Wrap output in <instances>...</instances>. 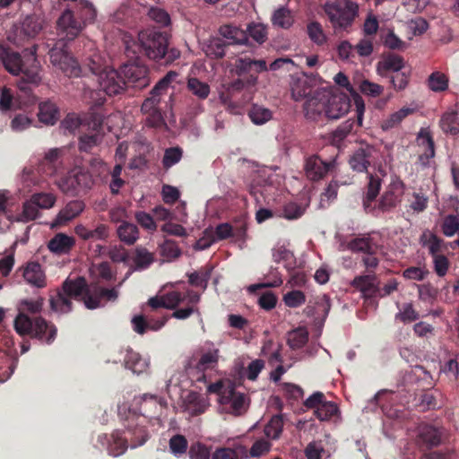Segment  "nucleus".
I'll return each mask as SVG.
<instances>
[{
	"label": "nucleus",
	"instance_id": "1",
	"mask_svg": "<svg viewBox=\"0 0 459 459\" xmlns=\"http://www.w3.org/2000/svg\"><path fill=\"white\" fill-rule=\"evenodd\" d=\"M45 299H23L17 304L18 314L13 320V328L22 337L29 336L42 343L51 344L56 338L57 328L50 321L39 316Z\"/></svg>",
	"mask_w": 459,
	"mask_h": 459
},
{
	"label": "nucleus",
	"instance_id": "2",
	"mask_svg": "<svg viewBox=\"0 0 459 459\" xmlns=\"http://www.w3.org/2000/svg\"><path fill=\"white\" fill-rule=\"evenodd\" d=\"M124 42L125 53L130 58L143 54L150 60L161 65H169L180 56V51L178 48H169V34L155 29L140 31L137 39L126 36Z\"/></svg>",
	"mask_w": 459,
	"mask_h": 459
},
{
	"label": "nucleus",
	"instance_id": "3",
	"mask_svg": "<svg viewBox=\"0 0 459 459\" xmlns=\"http://www.w3.org/2000/svg\"><path fill=\"white\" fill-rule=\"evenodd\" d=\"M37 47L34 45L30 50L21 55L10 48H1L0 58L11 74L21 76L17 82L18 88L28 93L30 91L29 84L38 86L42 80L41 66L36 55Z\"/></svg>",
	"mask_w": 459,
	"mask_h": 459
},
{
	"label": "nucleus",
	"instance_id": "4",
	"mask_svg": "<svg viewBox=\"0 0 459 459\" xmlns=\"http://www.w3.org/2000/svg\"><path fill=\"white\" fill-rule=\"evenodd\" d=\"M70 299L82 300L88 309H95L106 301H115L118 293L113 289H106L98 285H88L83 277L66 279L61 290Z\"/></svg>",
	"mask_w": 459,
	"mask_h": 459
},
{
	"label": "nucleus",
	"instance_id": "5",
	"mask_svg": "<svg viewBox=\"0 0 459 459\" xmlns=\"http://www.w3.org/2000/svg\"><path fill=\"white\" fill-rule=\"evenodd\" d=\"M76 12L78 18L74 17L72 10L66 9L57 21V27L61 33L65 34L63 39L66 40L74 39L82 30L83 25L93 22L97 15L96 9L88 0H80L76 4Z\"/></svg>",
	"mask_w": 459,
	"mask_h": 459
},
{
	"label": "nucleus",
	"instance_id": "6",
	"mask_svg": "<svg viewBox=\"0 0 459 459\" xmlns=\"http://www.w3.org/2000/svg\"><path fill=\"white\" fill-rule=\"evenodd\" d=\"M359 6L351 0H336L326 4L325 10L334 28L346 29L351 26L358 13Z\"/></svg>",
	"mask_w": 459,
	"mask_h": 459
},
{
	"label": "nucleus",
	"instance_id": "7",
	"mask_svg": "<svg viewBox=\"0 0 459 459\" xmlns=\"http://www.w3.org/2000/svg\"><path fill=\"white\" fill-rule=\"evenodd\" d=\"M188 299L189 303H199L201 296L193 290H187L186 292L178 290L169 291L161 297H152L148 300V306L152 311L160 308L175 309L181 303Z\"/></svg>",
	"mask_w": 459,
	"mask_h": 459
},
{
	"label": "nucleus",
	"instance_id": "8",
	"mask_svg": "<svg viewBox=\"0 0 459 459\" xmlns=\"http://www.w3.org/2000/svg\"><path fill=\"white\" fill-rule=\"evenodd\" d=\"M51 64L59 68L68 77H79L82 74V69L78 62L65 50V43L59 41L49 52Z\"/></svg>",
	"mask_w": 459,
	"mask_h": 459
},
{
	"label": "nucleus",
	"instance_id": "9",
	"mask_svg": "<svg viewBox=\"0 0 459 459\" xmlns=\"http://www.w3.org/2000/svg\"><path fill=\"white\" fill-rule=\"evenodd\" d=\"M99 84V91L108 96L121 94L126 89V79L120 70L105 68L96 78Z\"/></svg>",
	"mask_w": 459,
	"mask_h": 459
},
{
	"label": "nucleus",
	"instance_id": "10",
	"mask_svg": "<svg viewBox=\"0 0 459 459\" xmlns=\"http://www.w3.org/2000/svg\"><path fill=\"white\" fill-rule=\"evenodd\" d=\"M121 72L126 79V87L141 90L151 82L148 67L138 61L125 64L121 66Z\"/></svg>",
	"mask_w": 459,
	"mask_h": 459
},
{
	"label": "nucleus",
	"instance_id": "11",
	"mask_svg": "<svg viewBox=\"0 0 459 459\" xmlns=\"http://www.w3.org/2000/svg\"><path fill=\"white\" fill-rule=\"evenodd\" d=\"M178 76V74L174 71H169L163 78H161L151 91V96L147 98L141 106V110L143 114H150L159 109V104L161 101V97L167 94V91L173 81Z\"/></svg>",
	"mask_w": 459,
	"mask_h": 459
},
{
	"label": "nucleus",
	"instance_id": "12",
	"mask_svg": "<svg viewBox=\"0 0 459 459\" xmlns=\"http://www.w3.org/2000/svg\"><path fill=\"white\" fill-rule=\"evenodd\" d=\"M42 30V24L36 16H27L21 25L15 26L8 35V39L17 46H22L26 40L35 38Z\"/></svg>",
	"mask_w": 459,
	"mask_h": 459
},
{
	"label": "nucleus",
	"instance_id": "13",
	"mask_svg": "<svg viewBox=\"0 0 459 459\" xmlns=\"http://www.w3.org/2000/svg\"><path fill=\"white\" fill-rule=\"evenodd\" d=\"M351 108V100L343 92L325 94V117L339 119L344 116Z\"/></svg>",
	"mask_w": 459,
	"mask_h": 459
},
{
	"label": "nucleus",
	"instance_id": "14",
	"mask_svg": "<svg viewBox=\"0 0 459 459\" xmlns=\"http://www.w3.org/2000/svg\"><path fill=\"white\" fill-rule=\"evenodd\" d=\"M336 166L335 160L325 161L318 155H312L306 160L305 172L309 180L318 181L332 172Z\"/></svg>",
	"mask_w": 459,
	"mask_h": 459
},
{
	"label": "nucleus",
	"instance_id": "15",
	"mask_svg": "<svg viewBox=\"0 0 459 459\" xmlns=\"http://www.w3.org/2000/svg\"><path fill=\"white\" fill-rule=\"evenodd\" d=\"M219 403L225 409L234 415H241L247 411V396L245 394L237 392L233 385H229L223 392Z\"/></svg>",
	"mask_w": 459,
	"mask_h": 459
},
{
	"label": "nucleus",
	"instance_id": "16",
	"mask_svg": "<svg viewBox=\"0 0 459 459\" xmlns=\"http://www.w3.org/2000/svg\"><path fill=\"white\" fill-rule=\"evenodd\" d=\"M377 151L371 145L358 148L350 157L349 164L357 172H366L375 160Z\"/></svg>",
	"mask_w": 459,
	"mask_h": 459
},
{
	"label": "nucleus",
	"instance_id": "17",
	"mask_svg": "<svg viewBox=\"0 0 459 459\" xmlns=\"http://www.w3.org/2000/svg\"><path fill=\"white\" fill-rule=\"evenodd\" d=\"M404 184L402 181L394 182L381 196L376 210L382 212H390L401 202L403 195Z\"/></svg>",
	"mask_w": 459,
	"mask_h": 459
},
{
	"label": "nucleus",
	"instance_id": "18",
	"mask_svg": "<svg viewBox=\"0 0 459 459\" xmlns=\"http://www.w3.org/2000/svg\"><path fill=\"white\" fill-rule=\"evenodd\" d=\"M62 153L61 149H50L38 164V173L46 177L56 175L62 169Z\"/></svg>",
	"mask_w": 459,
	"mask_h": 459
},
{
	"label": "nucleus",
	"instance_id": "19",
	"mask_svg": "<svg viewBox=\"0 0 459 459\" xmlns=\"http://www.w3.org/2000/svg\"><path fill=\"white\" fill-rule=\"evenodd\" d=\"M169 319L168 315H162L158 318H154L152 316H135L132 319L134 330L139 333L143 334L148 330L158 331L161 329Z\"/></svg>",
	"mask_w": 459,
	"mask_h": 459
},
{
	"label": "nucleus",
	"instance_id": "20",
	"mask_svg": "<svg viewBox=\"0 0 459 459\" xmlns=\"http://www.w3.org/2000/svg\"><path fill=\"white\" fill-rule=\"evenodd\" d=\"M331 309L330 298L326 294L318 295L309 300L304 313L309 317L325 320Z\"/></svg>",
	"mask_w": 459,
	"mask_h": 459
},
{
	"label": "nucleus",
	"instance_id": "21",
	"mask_svg": "<svg viewBox=\"0 0 459 459\" xmlns=\"http://www.w3.org/2000/svg\"><path fill=\"white\" fill-rule=\"evenodd\" d=\"M441 442V433L432 425L425 424L419 427L417 443L422 449L437 446Z\"/></svg>",
	"mask_w": 459,
	"mask_h": 459
},
{
	"label": "nucleus",
	"instance_id": "22",
	"mask_svg": "<svg viewBox=\"0 0 459 459\" xmlns=\"http://www.w3.org/2000/svg\"><path fill=\"white\" fill-rule=\"evenodd\" d=\"M334 82L341 87H343L351 94L356 106L357 121L359 126H362L365 104L362 98L351 84L348 77L342 72L334 76Z\"/></svg>",
	"mask_w": 459,
	"mask_h": 459
},
{
	"label": "nucleus",
	"instance_id": "23",
	"mask_svg": "<svg viewBox=\"0 0 459 459\" xmlns=\"http://www.w3.org/2000/svg\"><path fill=\"white\" fill-rule=\"evenodd\" d=\"M220 36L230 45H247L248 37L246 30L233 24H224L219 28Z\"/></svg>",
	"mask_w": 459,
	"mask_h": 459
},
{
	"label": "nucleus",
	"instance_id": "24",
	"mask_svg": "<svg viewBox=\"0 0 459 459\" xmlns=\"http://www.w3.org/2000/svg\"><path fill=\"white\" fill-rule=\"evenodd\" d=\"M376 282V274L368 273L365 275L356 276L351 281V286L359 290L364 298L368 299L376 297L377 291H379V287Z\"/></svg>",
	"mask_w": 459,
	"mask_h": 459
},
{
	"label": "nucleus",
	"instance_id": "25",
	"mask_svg": "<svg viewBox=\"0 0 459 459\" xmlns=\"http://www.w3.org/2000/svg\"><path fill=\"white\" fill-rule=\"evenodd\" d=\"M22 277L28 284L37 288H43L47 284L45 273L41 265L37 262L27 264L22 269Z\"/></svg>",
	"mask_w": 459,
	"mask_h": 459
},
{
	"label": "nucleus",
	"instance_id": "26",
	"mask_svg": "<svg viewBox=\"0 0 459 459\" xmlns=\"http://www.w3.org/2000/svg\"><path fill=\"white\" fill-rule=\"evenodd\" d=\"M85 208V204L81 200L69 202L57 214L52 227H56L66 223L77 217Z\"/></svg>",
	"mask_w": 459,
	"mask_h": 459
},
{
	"label": "nucleus",
	"instance_id": "27",
	"mask_svg": "<svg viewBox=\"0 0 459 459\" xmlns=\"http://www.w3.org/2000/svg\"><path fill=\"white\" fill-rule=\"evenodd\" d=\"M134 403L138 405V411L144 417H153L157 411L161 407L160 400L158 396L144 394L143 396L134 398Z\"/></svg>",
	"mask_w": 459,
	"mask_h": 459
},
{
	"label": "nucleus",
	"instance_id": "28",
	"mask_svg": "<svg viewBox=\"0 0 459 459\" xmlns=\"http://www.w3.org/2000/svg\"><path fill=\"white\" fill-rule=\"evenodd\" d=\"M439 126L445 134L452 135L459 134V105L448 109L442 115Z\"/></svg>",
	"mask_w": 459,
	"mask_h": 459
},
{
	"label": "nucleus",
	"instance_id": "29",
	"mask_svg": "<svg viewBox=\"0 0 459 459\" xmlns=\"http://www.w3.org/2000/svg\"><path fill=\"white\" fill-rule=\"evenodd\" d=\"M75 245L74 237L65 233L56 234L48 242V249L57 255L68 254Z\"/></svg>",
	"mask_w": 459,
	"mask_h": 459
},
{
	"label": "nucleus",
	"instance_id": "30",
	"mask_svg": "<svg viewBox=\"0 0 459 459\" xmlns=\"http://www.w3.org/2000/svg\"><path fill=\"white\" fill-rule=\"evenodd\" d=\"M404 67L403 58L396 54L389 53L377 64V70L381 75H386L387 73L400 72Z\"/></svg>",
	"mask_w": 459,
	"mask_h": 459
},
{
	"label": "nucleus",
	"instance_id": "31",
	"mask_svg": "<svg viewBox=\"0 0 459 459\" xmlns=\"http://www.w3.org/2000/svg\"><path fill=\"white\" fill-rule=\"evenodd\" d=\"M38 117L40 122L53 126L59 120V109L54 102L47 100L39 105Z\"/></svg>",
	"mask_w": 459,
	"mask_h": 459
},
{
	"label": "nucleus",
	"instance_id": "32",
	"mask_svg": "<svg viewBox=\"0 0 459 459\" xmlns=\"http://www.w3.org/2000/svg\"><path fill=\"white\" fill-rule=\"evenodd\" d=\"M415 109L411 108L403 107L399 110L390 114L384 118L380 123V127L383 131H389L398 127L405 117L414 113Z\"/></svg>",
	"mask_w": 459,
	"mask_h": 459
},
{
	"label": "nucleus",
	"instance_id": "33",
	"mask_svg": "<svg viewBox=\"0 0 459 459\" xmlns=\"http://www.w3.org/2000/svg\"><path fill=\"white\" fill-rule=\"evenodd\" d=\"M381 188V179L378 177L369 175V181L367 187V192L363 199V206L367 212L376 211V207H372L371 203L377 198Z\"/></svg>",
	"mask_w": 459,
	"mask_h": 459
},
{
	"label": "nucleus",
	"instance_id": "34",
	"mask_svg": "<svg viewBox=\"0 0 459 459\" xmlns=\"http://www.w3.org/2000/svg\"><path fill=\"white\" fill-rule=\"evenodd\" d=\"M40 215L41 213L39 212V208L37 203H35L34 200L31 197H30V199L26 200L22 204V212L18 213L13 218V221L17 222L27 223L29 221H35L36 219L40 217Z\"/></svg>",
	"mask_w": 459,
	"mask_h": 459
},
{
	"label": "nucleus",
	"instance_id": "35",
	"mask_svg": "<svg viewBox=\"0 0 459 459\" xmlns=\"http://www.w3.org/2000/svg\"><path fill=\"white\" fill-rule=\"evenodd\" d=\"M128 448L127 437H122L119 430L114 431L108 439V452L114 457L123 455Z\"/></svg>",
	"mask_w": 459,
	"mask_h": 459
},
{
	"label": "nucleus",
	"instance_id": "36",
	"mask_svg": "<svg viewBox=\"0 0 459 459\" xmlns=\"http://www.w3.org/2000/svg\"><path fill=\"white\" fill-rule=\"evenodd\" d=\"M306 117L312 120H316L321 115L325 116V94L318 99L313 97L308 99L304 105Z\"/></svg>",
	"mask_w": 459,
	"mask_h": 459
},
{
	"label": "nucleus",
	"instance_id": "37",
	"mask_svg": "<svg viewBox=\"0 0 459 459\" xmlns=\"http://www.w3.org/2000/svg\"><path fill=\"white\" fill-rule=\"evenodd\" d=\"M213 267L206 264L199 270L187 273L188 282L194 287H200L205 290L208 286V281L211 278Z\"/></svg>",
	"mask_w": 459,
	"mask_h": 459
},
{
	"label": "nucleus",
	"instance_id": "38",
	"mask_svg": "<svg viewBox=\"0 0 459 459\" xmlns=\"http://www.w3.org/2000/svg\"><path fill=\"white\" fill-rule=\"evenodd\" d=\"M154 261V254L148 251L146 247L141 246L135 247L133 256L135 270H145L149 268Z\"/></svg>",
	"mask_w": 459,
	"mask_h": 459
},
{
	"label": "nucleus",
	"instance_id": "39",
	"mask_svg": "<svg viewBox=\"0 0 459 459\" xmlns=\"http://www.w3.org/2000/svg\"><path fill=\"white\" fill-rule=\"evenodd\" d=\"M347 247L354 253H363L365 255L375 254L376 247L370 237H358L348 242Z\"/></svg>",
	"mask_w": 459,
	"mask_h": 459
},
{
	"label": "nucleus",
	"instance_id": "40",
	"mask_svg": "<svg viewBox=\"0 0 459 459\" xmlns=\"http://www.w3.org/2000/svg\"><path fill=\"white\" fill-rule=\"evenodd\" d=\"M220 351L218 349L209 350L201 354L195 367L199 372L203 373L208 369H213L218 365Z\"/></svg>",
	"mask_w": 459,
	"mask_h": 459
},
{
	"label": "nucleus",
	"instance_id": "41",
	"mask_svg": "<svg viewBox=\"0 0 459 459\" xmlns=\"http://www.w3.org/2000/svg\"><path fill=\"white\" fill-rule=\"evenodd\" d=\"M256 82H257V75L253 74H250V75L248 76V78L247 80L238 78V79L232 81L228 85L227 92H222L221 94L220 98L223 103H227L228 101H230V94L231 92L240 91L241 90L244 89V87L246 85L253 86L256 83Z\"/></svg>",
	"mask_w": 459,
	"mask_h": 459
},
{
	"label": "nucleus",
	"instance_id": "42",
	"mask_svg": "<svg viewBox=\"0 0 459 459\" xmlns=\"http://www.w3.org/2000/svg\"><path fill=\"white\" fill-rule=\"evenodd\" d=\"M119 239L126 245H133L139 238V230L136 225L123 221L117 228Z\"/></svg>",
	"mask_w": 459,
	"mask_h": 459
},
{
	"label": "nucleus",
	"instance_id": "43",
	"mask_svg": "<svg viewBox=\"0 0 459 459\" xmlns=\"http://www.w3.org/2000/svg\"><path fill=\"white\" fill-rule=\"evenodd\" d=\"M308 342V332L304 327H298L287 333V344L292 350L304 347Z\"/></svg>",
	"mask_w": 459,
	"mask_h": 459
},
{
	"label": "nucleus",
	"instance_id": "44",
	"mask_svg": "<svg viewBox=\"0 0 459 459\" xmlns=\"http://www.w3.org/2000/svg\"><path fill=\"white\" fill-rule=\"evenodd\" d=\"M127 438L130 440V446L136 448L143 446L149 439V433L145 427L135 425L134 427L129 425L127 427Z\"/></svg>",
	"mask_w": 459,
	"mask_h": 459
},
{
	"label": "nucleus",
	"instance_id": "45",
	"mask_svg": "<svg viewBox=\"0 0 459 459\" xmlns=\"http://www.w3.org/2000/svg\"><path fill=\"white\" fill-rule=\"evenodd\" d=\"M418 139L421 140V144L426 146L424 153L420 156V161L426 163L429 159L435 156V143L431 133L425 128L420 129Z\"/></svg>",
	"mask_w": 459,
	"mask_h": 459
},
{
	"label": "nucleus",
	"instance_id": "46",
	"mask_svg": "<svg viewBox=\"0 0 459 459\" xmlns=\"http://www.w3.org/2000/svg\"><path fill=\"white\" fill-rule=\"evenodd\" d=\"M49 303L51 309L55 312L68 313L72 310L73 303L62 290H58L56 296L51 297Z\"/></svg>",
	"mask_w": 459,
	"mask_h": 459
},
{
	"label": "nucleus",
	"instance_id": "47",
	"mask_svg": "<svg viewBox=\"0 0 459 459\" xmlns=\"http://www.w3.org/2000/svg\"><path fill=\"white\" fill-rule=\"evenodd\" d=\"M187 90L199 100H205L210 94V86L208 83L200 81L195 77L187 80Z\"/></svg>",
	"mask_w": 459,
	"mask_h": 459
},
{
	"label": "nucleus",
	"instance_id": "48",
	"mask_svg": "<svg viewBox=\"0 0 459 459\" xmlns=\"http://www.w3.org/2000/svg\"><path fill=\"white\" fill-rule=\"evenodd\" d=\"M428 87L435 92H442L447 90L449 79L442 72H433L428 78Z\"/></svg>",
	"mask_w": 459,
	"mask_h": 459
},
{
	"label": "nucleus",
	"instance_id": "49",
	"mask_svg": "<svg viewBox=\"0 0 459 459\" xmlns=\"http://www.w3.org/2000/svg\"><path fill=\"white\" fill-rule=\"evenodd\" d=\"M360 127L361 126L358 125V121L353 119H348L345 122L342 123L332 133V142L334 144H339L342 140H344L353 130L354 126Z\"/></svg>",
	"mask_w": 459,
	"mask_h": 459
},
{
	"label": "nucleus",
	"instance_id": "50",
	"mask_svg": "<svg viewBox=\"0 0 459 459\" xmlns=\"http://www.w3.org/2000/svg\"><path fill=\"white\" fill-rule=\"evenodd\" d=\"M159 251L160 255L164 258V261L170 262L174 259L178 258L181 255V250L176 241L171 239L165 240L159 246Z\"/></svg>",
	"mask_w": 459,
	"mask_h": 459
},
{
	"label": "nucleus",
	"instance_id": "51",
	"mask_svg": "<svg viewBox=\"0 0 459 459\" xmlns=\"http://www.w3.org/2000/svg\"><path fill=\"white\" fill-rule=\"evenodd\" d=\"M208 407L207 402L196 394L188 396L186 411L191 416H197L204 413Z\"/></svg>",
	"mask_w": 459,
	"mask_h": 459
},
{
	"label": "nucleus",
	"instance_id": "52",
	"mask_svg": "<svg viewBox=\"0 0 459 459\" xmlns=\"http://www.w3.org/2000/svg\"><path fill=\"white\" fill-rule=\"evenodd\" d=\"M308 38L317 46H323L327 42V37L318 22H311L307 25Z\"/></svg>",
	"mask_w": 459,
	"mask_h": 459
},
{
	"label": "nucleus",
	"instance_id": "53",
	"mask_svg": "<svg viewBox=\"0 0 459 459\" xmlns=\"http://www.w3.org/2000/svg\"><path fill=\"white\" fill-rule=\"evenodd\" d=\"M246 453V448L238 446L236 448L220 447L212 455V459H241Z\"/></svg>",
	"mask_w": 459,
	"mask_h": 459
},
{
	"label": "nucleus",
	"instance_id": "54",
	"mask_svg": "<svg viewBox=\"0 0 459 459\" xmlns=\"http://www.w3.org/2000/svg\"><path fill=\"white\" fill-rule=\"evenodd\" d=\"M56 184L58 188L66 195L74 196L79 194V189L76 186V180L72 169L66 175L60 178Z\"/></svg>",
	"mask_w": 459,
	"mask_h": 459
},
{
	"label": "nucleus",
	"instance_id": "55",
	"mask_svg": "<svg viewBox=\"0 0 459 459\" xmlns=\"http://www.w3.org/2000/svg\"><path fill=\"white\" fill-rule=\"evenodd\" d=\"M125 366L134 373L140 374L144 371L147 364L138 353L128 351L125 357Z\"/></svg>",
	"mask_w": 459,
	"mask_h": 459
},
{
	"label": "nucleus",
	"instance_id": "56",
	"mask_svg": "<svg viewBox=\"0 0 459 459\" xmlns=\"http://www.w3.org/2000/svg\"><path fill=\"white\" fill-rule=\"evenodd\" d=\"M339 412L338 406L333 402L325 401L316 410L314 414L320 421L329 420Z\"/></svg>",
	"mask_w": 459,
	"mask_h": 459
},
{
	"label": "nucleus",
	"instance_id": "57",
	"mask_svg": "<svg viewBox=\"0 0 459 459\" xmlns=\"http://www.w3.org/2000/svg\"><path fill=\"white\" fill-rule=\"evenodd\" d=\"M247 37L252 38L257 44L262 45L267 40V27L262 23L252 22L247 28Z\"/></svg>",
	"mask_w": 459,
	"mask_h": 459
},
{
	"label": "nucleus",
	"instance_id": "58",
	"mask_svg": "<svg viewBox=\"0 0 459 459\" xmlns=\"http://www.w3.org/2000/svg\"><path fill=\"white\" fill-rule=\"evenodd\" d=\"M272 22L274 26H278L282 29L290 28L293 23V18L290 11L285 7L277 9L272 16Z\"/></svg>",
	"mask_w": 459,
	"mask_h": 459
},
{
	"label": "nucleus",
	"instance_id": "59",
	"mask_svg": "<svg viewBox=\"0 0 459 459\" xmlns=\"http://www.w3.org/2000/svg\"><path fill=\"white\" fill-rule=\"evenodd\" d=\"M72 170L75 178L79 192L91 187L93 185V179L87 169L82 167H75Z\"/></svg>",
	"mask_w": 459,
	"mask_h": 459
},
{
	"label": "nucleus",
	"instance_id": "60",
	"mask_svg": "<svg viewBox=\"0 0 459 459\" xmlns=\"http://www.w3.org/2000/svg\"><path fill=\"white\" fill-rule=\"evenodd\" d=\"M248 117L255 125H263L272 118V111L259 105H253L248 112Z\"/></svg>",
	"mask_w": 459,
	"mask_h": 459
},
{
	"label": "nucleus",
	"instance_id": "61",
	"mask_svg": "<svg viewBox=\"0 0 459 459\" xmlns=\"http://www.w3.org/2000/svg\"><path fill=\"white\" fill-rule=\"evenodd\" d=\"M283 429V420L281 416L275 415L272 417L270 421L265 425L264 432V435L272 439L280 437Z\"/></svg>",
	"mask_w": 459,
	"mask_h": 459
},
{
	"label": "nucleus",
	"instance_id": "62",
	"mask_svg": "<svg viewBox=\"0 0 459 459\" xmlns=\"http://www.w3.org/2000/svg\"><path fill=\"white\" fill-rule=\"evenodd\" d=\"M204 233L212 234L216 241L224 240L232 237L233 226L227 222L220 223L214 230L207 229Z\"/></svg>",
	"mask_w": 459,
	"mask_h": 459
},
{
	"label": "nucleus",
	"instance_id": "63",
	"mask_svg": "<svg viewBox=\"0 0 459 459\" xmlns=\"http://www.w3.org/2000/svg\"><path fill=\"white\" fill-rule=\"evenodd\" d=\"M305 211L306 206L295 202H290L283 206L282 215L287 220H297L305 213Z\"/></svg>",
	"mask_w": 459,
	"mask_h": 459
},
{
	"label": "nucleus",
	"instance_id": "64",
	"mask_svg": "<svg viewBox=\"0 0 459 459\" xmlns=\"http://www.w3.org/2000/svg\"><path fill=\"white\" fill-rule=\"evenodd\" d=\"M228 46V43L222 38H213L207 47V52L216 58H222L226 55Z\"/></svg>",
	"mask_w": 459,
	"mask_h": 459
}]
</instances>
